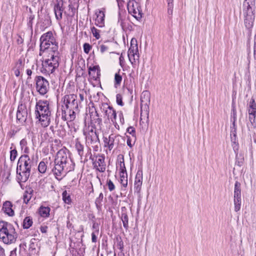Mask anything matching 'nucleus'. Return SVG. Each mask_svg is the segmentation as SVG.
Returning a JSON list of instances; mask_svg holds the SVG:
<instances>
[{
	"instance_id": "obj_61",
	"label": "nucleus",
	"mask_w": 256,
	"mask_h": 256,
	"mask_svg": "<svg viewBox=\"0 0 256 256\" xmlns=\"http://www.w3.org/2000/svg\"><path fill=\"white\" fill-rule=\"evenodd\" d=\"M92 228H96V224H93Z\"/></svg>"
},
{
	"instance_id": "obj_60",
	"label": "nucleus",
	"mask_w": 256,
	"mask_h": 256,
	"mask_svg": "<svg viewBox=\"0 0 256 256\" xmlns=\"http://www.w3.org/2000/svg\"><path fill=\"white\" fill-rule=\"evenodd\" d=\"M80 100L82 101H83L84 99V96L83 94H80Z\"/></svg>"
},
{
	"instance_id": "obj_22",
	"label": "nucleus",
	"mask_w": 256,
	"mask_h": 256,
	"mask_svg": "<svg viewBox=\"0 0 256 256\" xmlns=\"http://www.w3.org/2000/svg\"><path fill=\"white\" fill-rule=\"evenodd\" d=\"M24 62L22 59H20L16 64L14 68V72L15 76L17 77L20 76L21 73L24 70Z\"/></svg>"
},
{
	"instance_id": "obj_62",
	"label": "nucleus",
	"mask_w": 256,
	"mask_h": 256,
	"mask_svg": "<svg viewBox=\"0 0 256 256\" xmlns=\"http://www.w3.org/2000/svg\"><path fill=\"white\" fill-rule=\"evenodd\" d=\"M96 232L97 234H98V230H96Z\"/></svg>"
},
{
	"instance_id": "obj_55",
	"label": "nucleus",
	"mask_w": 256,
	"mask_h": 256,
	"mask_svg": "<svg viewBox=\"0 0 256 256\" xmlns=\"http://www.w3.org/2000/svg\"><path fill=\"white\" fill-rule=\"evenodd\" d=\"M126 143H127V144L128 146H130V147L132 148V144L131 143V140H130V138L128 137Z\"/></svg>"
},
{
	"instance_id": "obj_8",
	"label": "nucleus",
	"mask_w": 256,
	"mask_h": 256,
	"mask_svg": "<svg viewBox=\"0 0 256 256\" xmlns=\"http://www.w3.org/2000/svg\"><path fill=\"white\" fill-rule=\"evenodd\" d=\"M127 7L128 12L132 14L137 20L142 18V10L138 2L134 0H130L128 2Z\"/></svg>"
},
{
	"instance_id": "obj_36",
	"label": "nucleus",
	"mask_w": 256,
	"mask_h": 256,
	"mask_svg": "<svg viewBox=\"0 0 256 256\" xmlns=\"http://www.w3.org/2000/svg\"><path fill=\"white\" fill-rule=\"evenodd\" d=\"M128 55L129 60L132 64H134L136 62V60H138L139 58L138 54H134V56H132L130 54H128Z\"/></svg>"
},
{
	"instance_id": "obj_25",
	"label": "nucleus",
	"mask_w": 256,
	"mask_h": 256,
	"mask_svg": "<svg viewBox=\"0 0 256 256\" xmlns=\"http://www.w3.org/2000/svg\"><path fill=\"white\" fill-rule=\"evenodd\" d=\"M33 193V190L29 188H28L24 192V196H23V199L24 201L26 204H28L30 200L31 199L32 197V194Z\"/></svg>"
},
{
	"instance_id": "obj_57",
	"label": "nucleus",
	"mask_w": 256,
	"mask_h": 256,
	"mask_svg": "<svg viewBox=\"0 0 256 256\" xmlns=\"http://www.w3.org/2000/svg\"><path fill=\"white\" fill-rule=\"evenodd\" d=\"M254 60L256 64V50L254 49Z\"/></svg>"
},
{
	"instance_id": "obj_1",
	"label": "nucleus",
	"mask_w": 256,
	"mask_h": 256,
	"mask_svg": "<svg viewBox=\"0 0 256 256\" xmlns=\"http://www.w3.org/2000/svg\"><path fill=\"white\" fill-rule=\"evenodd\" d=\"M72 163V160L66 154V150L61 149L57 152L54 160L55 166L52 169L57 180H62L68 172L71 170L72 168L70 166Z\"/></svg>"
},
{
	"instance_id": "obj_38",
	"label": "nucleus",
	"mask_w": 256,
	"mask_h": 256,
	"mask_svg": "<svg viewBox=\"0 0 256 256\" xmlns=\"http://www.w3.org/2000/svg\"><path fill=\"white\" fill-rule=\"evenodd\" d=\"M18 155L17 150L16 149L12 150L10 152V160L12 162H14Z\"/></svg>"
},
{
	"instance_id": "obj_31",
	"label": "nucleus",
	"mask_w": 256,
	"mask_h": 256,
	"mask_svg": "<svg viewBox=\"0 0 256 256\" xmlns=\"http://www.w3.org/2000/svg\"><path fill=\"white\" fill-rule=\"evenodd\" d=\"M75 148L78 155L82 158L84 154V146L79 141H76L75 144Z\"/></svg>"
},
{
	"instance_id": "obj_34",
	"label": "nucleus",
	"mask_w": 256,
	"mask_h": 256,
	"mask_svg": "<svg viewBox=\"0 0 256 256\" xmlns=\"http://www.w3.org/2000/svg\"><path fill=\"white\" fill-rule=\"evenodd\" d=\"M122 80V77L119 73H116L114 76V84L116 87L120 86Z\"/></svg>"
},
{
	"instance_id": "obj_14",
	"label": "nucleus",
	"mask_w": 256,
	"mask_h": 256,
	"mask_svg": "<svg viewBox=\"0 0 256 256\" xmlns=\"http://www.w3.org/2000/svg\"><path fill=\"white\" fill-rule=\"evenodd\" d=\"M94 168L100 172H104L106 170L105 158L102 156H98L95 158L92 159Z\"/></svg>"
},
{
	"instance_id": "obj_7",
	"label": "nucleus",
	"mask_w": 256,
	"mask_h": 256,
	"mask_svg": "<svg viewBox=\"0 0 256 256\" xmlns=\"http://www.w3.org/2000/svg\"><path fill=\"white\" fill-rule=\"evenodd\" d=\"M256 0H244L243 4V14L245 27L251 29L254 21V9Z\"/></svg>"
},
{
	"instance_id": "obj_18",
	"label": "nucleus",
	"mask_w": 256,
	"mask_h": 256,
	"mask_svg": "<svg viewBox=\"0 0 256 256\" xmlns=\"http://www.w3.org/2000/svg\"><path fill=\"white\" fill-rule=\"evenodd\" d=\"M28 112L25 105L18 106L16 112V118L20 122H24L27 118Z\"/></svg>"
},
{
	"instance_id": "obj_30",
	"label": "nucleus",
	"mask_w": 256,
	"mask_h": 256,
	"mask_svg": "<svg viewBox=\"0 0 256 256\" xmlns=\"http://www.w3.org/2000/svg\"><path fill=\"white\" fill-rule=\"evenodd\" d=\"M121 220L122 222L124 227L127 230L128 227V216L126 212H122V214Z\"/></svg>"
},
{
	"instance_id": "obj_44",
	"label": "nucleus",
	"mask_w": 256,
	"mask_h": 256,
	"mask_svg": "<svg viewBox=\"0 0 256 256\" xmlns=\"http://www.w3.org/2000/svg\"><path fill=\"white\" fill-rule=\"evenodd\" d=\"M99 48L100 52L104 53L108 50L109 47L106 44H102L100 46Z\"/></svg>"
},
{
	"instance_id": "obj_15",
	"label": "nucleus",
	"mask_w": 256,
	"mask_h": 256,
	"mask_svg": "<svg viewBox=\"0 0 256 256\" xmlns=\"http://www.w3.org/2000/svg\"><path fill=\"white\" fill-rule=\"evenodd\" d=\"M118 136L111 134L108 137H104V146L108 147L110 150H112L118 144Z\"/></svg>"
},
{
	"instance_id": "obj_13",
	"label": "nucleus",
	"mask_w": 256,
	"mask_h": 256,
	"mask_svg": "<svg viewBox=\"0 0 256 256\" xmlns=\"http://www.w3.org/2000/svg\"><path fill=\"white\" fill-rule=\"evenodd\" d=\"M62 118L64 120L73 121L76 117V112L78 110L70 108L66 106H62Z\"/></svg>"
},
{
	"instance_id": "obj_26",
	"label": "nucleus",
	"mask_w": 256,
	"mask_h": 256,
	"mask_svg": "<svg viewBox=\"0 0 256 256\" xmlns=\"http://www.w3.org/2000/svg\"><path fill=\"white\" fill-rule=\"evenodd\" d=\"M98 138V136L96 132L92 130L89 132L86 135V139L88 141H90L91 143L94 141H96Z\"/></svg>"
},
{
	"instance_id": "obj_50",
	"label": "nucleus",
	"mask_w": 256,
	"mask_h": 256,
	"mask_svg": "<svg viewBox=\"0 0 256 256\" xmlns=\"http://www.w3.org/2000/svg\"><path fill=\"white\" fill-rule=\"evenodd\" d=\"M48 227L46 226H41L40 228V232L42 233H46L47 232Z\"/></svg>"
},
{
	"instance_id": "obj_45",
	"label": "nucleus",
	"mask_w": 256,
	"mask_h": 256,
	"mask_svg": "<svg viewBox=\"0 0 256 256\" xmlns=\"http://www.w3.org/2000/svg\"><path fill=\"white\" fill-rule=\"evenodd\" d=\"M92 48L91 46L88 43H85L84 44V50L85 53L88 54Z\"/></svg>"
},
{
	"instance_id": "obj_9",
	"label": "nucleus",
	"mask_w": 256,
	"mask_h": 256,
	"mask_svg": "<svg viewBox=\"0 0 256 256\" xmlns=\"http://www.w3.org/2000/svg\"><path fill=\"white\" fill-rule=\"evenodd\" d=\"M36 81L37 91L42 95L46 94L49 88L48 81L41 76H38Z\"/></svg>"
},
{
	"instance_id": "obj_27",
	"label": "nucleus",
	"mask_w": 256,
	"mask_h": 256,
	"mask_svg": "<svg viewBox=\"0 0 256 256\" xmlns=\"http://www.w3.org/2000/svg\"><path fill=\"white\" fill-rule=\"evenodd\" d=\"M120 182L123 186L126 187L128 186V175L126 172H120Z\"/></svg>"
},
{
	"instance_id": "obj_40",
	"label": "nucleus",
	"mask_w": 256,
	"mask_h": 256,
	"mask_svg": "<svg viewBox=\"0 0 256 256\" xmlns=\"http://www.w3.org/2000/svg\"><path fill=\"white\" fill-rule=\"evenodd\" d=\"M98 70V66H95L92 67L90 66L88 68V74L90 75L94 76L95 72Z\"/></svg>"
},
{
	"instance_id": "obj_33",
	"label": "nucleus",
	"mask_w": 256,
	"mask_h": 256,
	"mask_svg": "<svg viewBox=\"0 0 256 256\" xmlns=\"http://www.w3.org/2000/svg\"><path fill=\"white\" fill-rule=\"evenodd\" d=\"M62 200L65 203L69 204L71 202L70 196L66 190H64L62 194Z\"/></svg>"
},
{
	"instance_id": "obj_17",
	"label": "nucleus",
	"mask_w": 256,
	"mask_h": 256,
	"mask_svg": "<svg viewBox=\"0 0 256 256\" xmlns=\"http://www.w3.org/2000/svg\"><path fill=\"white\" fill-rule=\"evenodd\" d=\"M150 94L148 90L144 91L140 96V106L141 108L145 110L148 109L150 104Z\"/></svg>"
},
{
	"instance_id": "obj_54",
	"label": "nucleus",
	"mask_w": 256,
	"mask_h": 256,
	"mask_svg": "<svg viewBox=\"0 0 256 256\" xmlns=\"http://www.w3.org/2000/svg\"><path fill=\"white\" fill-rule=\"evenodd\" d=\"M32 73V70L30 69H27V70H26V74L28 76V78H30V76H31Z\"/></svg>"
},
{
	"instance_id": "obj_6",
	"label": "nucleus",
	"mask_w": 256,
	"mask_h": 256,
	"mask_svg": "<svg viewBox=\"0 0 256 256\" xmlns=\"http://www.w3.org/2000/svg\"><path fill=\"white\" fill-rule=\"evenodd\" d=\"M45 58L42 63V72L48 74H52L59 66V52L44 54Z\"/></svg>"
},
{
	"instance_id": "obj_12",
	"label": "nucleus",
	"mask_w": 256,
	"mask_h": 256,
	"mask_svg": "<svg viewBox=\"0 0 256 256\" xmlns=\"http://www.w3.org/2000/svg\"><path fill=\"white\" fill-rule=\"evenodd\" d=\"M234 210L238 212L240 210L241 205V190L240 184L236 182L234 184Z\"/></svg>"
},
{
	"instance_id": "obj_53",
	"label": "nucleus",
	"mask_w": 256,
	"mask_h": 256,
	"mask_svg": "<svg viewBox=\"0 0 256 256\" xmlns=\"http://www.w3.org/2000/svg\"><path fill=\"white\" fill-rule=\"evenodd\" d=\"M0 256H4V250L0 246Z\"/></svg>"
},
{
	"instance_id": "obj_4",
	"label": "nucleus",
	"mask_w": 256,
	"mask_h": 256,
	"mask_svg": "<svg viewBox=\"0 0 256 256\" xmlns=\"http://www.w3.org/2000/svg\"><path fill=\"white\" fill-rule=\"evenodd\" d=\"M18 234L14 226L5 221L0 222V240L5 244L16 242Z\"/></svg>"
},
{
	"instance_id": "obj_42",
	"label": "nucleus",
	"mask_w": 256,
	"mask_h": 256,
	"mask_svg": "<svg viewBox=\"0 0 256 256\" xmlns=\"http://www.w3.org/2000/svg\"><path fill=\"white\" fill-rule=\"evenodd\" d=\"M126 132L129 134H131L132 136L136 138V130L134 127L130 126L127 128Z\"/></svg>"
},
{
	"instance_id": "obj_41",
	"label": "nucleus",
	"mask_w": 256,
	"mask_h": 256,
	"mask_svg": "<svg viewBox=\"0 0 256 256\" xmlns=\"http://www.w3.org/2000/svg\"><path fill=\"white\" fill-rule=\"evenodd\" d=\"M122 160L120 161V172H126V168L125 166V164L124 162V158H122Z\"/></svg>"
},
{
	"instance_id": "obj_19",
	"label": "nucleus",
	"mask_w": 256,
	"mask_h": 256,
	"mask_svg": "<svg viewBox=\"0 0 256 256\" xmlns=\"http://www.w3.org/2000/svg\"><path fill=\"white\" fill-rule=\"evenodd\" d=\"M2 210L4 212L9 216H14V206L12 202L9 200H6L3 203Z\"/></svg>"
},
{
	"instance_id": "obj_49",
	"label": "nucleus",
	"mask_w": 256,
	"mask_h": 256,
	"mask_svg": "<svg viewBox=\"0 0 256 256\" xmlns=\"http://www.w3.org/2000/svg\"><path fill=\"white\" fill-rule=\"evenodd\" d=\"M96 236L95 234V232H93L92 234V241L93 242H96Z\"/></svg>"
},
{
	"instance_id": "obj_59",
	"label": "nucleus",
	"mask_w": 256,
	"mask_h": 256,
	"mask_svg": "<svg viewBox=\"0 0 256 256\" xmlns=\"http://www.w3.org/2000/svg\"><path fill=\"white\" fill-rule=\"evenodd\" d=\"M254 49L256 50V34L254 36Z\"/></svg>"
},
{
	"instance_id": "obj_51",
	"label": "nucleus",
	"mask_w": 256,
	"mask_h": 256,
	"mask_svg": "<svg viewBox=\"0 0 256 256\" xmlns=\"http://www.w3.org/2000/svg\"><path fill=\"white\" fill-rule=\"evenodd\" d=\"M118 116H119V117L120 118V123L123 124L124 123V118L123 117L122 113V112H120Z\"/></svg>"
},
{
	"instance_id": "obj_21",
	"label": "nucleus",
	"mask_w": 256,
	"mask_h": 256,
	"mask_svg": "<svg viewBox=\"0 0 256 256\" xmlns=\"http://www.w3.org/2000/svg\"><path fill=\"white\" fill-rule=\"evenodd\" d=\"M96 18L95 20V24L96 26L102 28L104 26V17L105 14L104 12L102 10H98L96 12Z\"/></svg>"
},
{
	"instance_id": "obj_2",
	"label": "nucleus",
	"mask_w": 256,
	"mask_h": 256,
	"mask_svg": "<svg viewBox=\"0 0 256 256\" xmlns=\"http://www.w3.org/2000/svg\"><path fill=\"white\" fill-rule=\"evenodd\" d=\"M35 114L36 118L39 119L42 127L46 128L50 125L51 112L50 110L49 102L48 100H40L36 102Z\"/></svg>"
},
{
	"instance_id": "obj_39",
	"label": "nucleus",
	"mask_w": 256,
	"mask_h": 256,
	"mask_svg": "<svg viewBox=\"0 0 256 256\" xmlns=\"http://www.w3.org/2000/svg\"><path fill=\"white\" fill-rule=\"evenodd\" d=\"M106 185L110 192H112L115 189V186L110 180H108L106 182Z\"/></svg>"
},
{
	"instance_id": "obj_56",
	"label": "nucleus",
	"mask_w": 256,
	"mask_h": 256,
	"mask_svg": "<svg viewBox=\"0 0 256 256\" xmlns=\"http://www.w3.org/2000/svg\"><path fill=\"white\" fill-rule=\"evenodd\" d=\"M232 110L234 112V121L232 124H233L234 126H235V118H236V112L234 108H233Z\"/></svg>"
},
{
	"instance_id": "obj_24",
	"label": "nucleus",
	"mask_w": 256,
	"mask_h": 256,
	"mask_svg": "<svg viewBox=\"0 0 256 256\" xmlns=\"http://www.w3.org/2000/svg\"><path fill=\"white\" fill-rule=\"evenodd\" d=\"M128 54L131 56H134V54H138V47L137 44V40L136 38H132L130 42V46L128 49Z\"/></svg>"
},
{
	"instance_id": "obj_10",
	"label": "nucleus",
	"mask_w": 256,
	"mask_h": 256,
	"mask_svg": "<svg viewBox=\"0 0 256 256\" xmlns=\"http://www.w3.org/2000/svg\"><path fill=\"white\" fill-rule=\"evenodd\" d=\"M62 106L78 110V106L76 95L72 94L64 96V104Z\"/></svg>"
},
{
	"instance_id": "obj_43",
	"label": "nucleus",
	"mask_w": 256,
	"mask_h": 256,
	"mask_svg": "<svg viewBox=\"0 0 256 256\" xmlns=\"http://www.w3.org/2000/svg\"><path fill=\"white\" fill-rule=\"evenodd\" d=\"M104 195L102 192L100 193L99 196L96 200V206L101 205L102 202L103 200Z\"/></svg>"
},
{
	"instance_id": "obj_11",
	"label": "nucleus",
	"mask_w": 256,
	"mask_h": 256,
	"mask_svg": "<svg viewBox=\"0 0 256 256\" xmlns=\"http://www.w3.org/2000/svg\"><path fill=\"white\" fill-rule=\"evenodd\" d=\"M248 111L250 122L251 123L252 125L256 126V103L253 98H252L250 101L248 106Z\"/></svg>"
},
{
	"instance_id": "obj_5",
	"label": "nucleus",
	"mask_w": 256,
	"mask_h": 256,
	"mask_svg": "<svg viewBox=\"0 0 256 256\" xmlns=\"http://www.w3.org/2000/svg\"><path fill=\"white\" fill-rule=\"evenodd\" d=\"M58 43L56 41L51 32L43 34L40 38V56L44 54L58 52Z\"/></svg>"
},
{
	"instance_id": "obj_35",
	"label": "nucleus",
	"mask_w": 256,
	"mask_h": 256,
	"mask_svg": "<svg viewBox=\"0 0 256 256\" xmlns=\"http://www.w3.org/2000/svg\"><path fill=\"white\" fill-rule=\"evenodd\" d=\"M174 0H167L168 2V13L169 15H172L173 12V2Z\"/></svg>"
},
{
	"instance_id": "obj_32",
	"label": "nucleus",
	"mask_w": 256,
	"mask_h": 256,
	"mask_svg": "<svg viewBox=\"0 0 256 256\" xmlns=\"http://www.w3.org/2000/svg\"><path fill=\"white\" fill-rule=\"evenodd\" d=\"M46 169L47 166L46 162L44 161L40 162L38 166V171L42 174H44L46 172Z\"/></svg>"
},
{
	"instance_id": "obj_3",
	"label": "nucleus",
	"mask_w": 256,
	"mask_h": 256,
	"mask_svg": "<svg viewBox=\"0 0 256 256\" xmlns=\"http://www.w3.org/2000/svg\"><path fill=\"white\" fill-rule=\"evenodd\" d=\"M32 162L26 155H22L18 159L16 168L17 178L20 182H26L30 176Z\"/></svg>"
},
{
	"instance_id": "obj_46",
	"label": "nucleus",
	"mask_w": 256,
	"mask_h": 256,
	"mask_svg": "<svg viewBox=\"0 0 256 256\" xmlns=\"http://www.w3.org/2000/svg\"><path fill=\"white\" fill-rule=\"evenodd\" d=\"M119 246L120 249V252L118 254V256H116V254L114 256H126L125 255L124 253V252L123 250V244L120 242L119 244Z\"/></svg>"
},
{
	"instance_id": "obj_29",
	"label": "nucleus",
	"mask_w": 256,
	"mask_h": 256,
	"mask_svg": "<svg viewBox=\"0 0 256 256\" xmlns=\"http://www.w3.org/2000/svg\"><path fill=\"white\" fill-rule=\"evenodd\" d=\"M32 220L30 216L25 218L23 222L24 228L28 229L30 228L32 226Z\"/></svg>"
},
{
	"instance_id": "obj_58",
	"label": "nucleus",
	"mask_w": 256,
	"mask_h": 256,
	"mask_svg": "<svg viewBox=\"0 0 256 256\" xmlns=\"http://www.w3.org/2000/svg\"><path fill=\"white\" fill-rule=\"evenodd\" d=\"M119 60H120V64L122 65V62H123V60H124V57L122 56V54H121V56H120V58H119Z\"/></svg>"
},
{
	"instance_id": "obj_20",
	"label": "nucleus",
	"mask_w": 256,
	"mask_h": 256,
	"mask_svg": "<svg viewBox=\"0 0 256 256\" xmlns=\"http://www.w3.org/2000/svg\"><path fill=\"white\" fill-rule=\"evenodd\" d=\"M142 182V172L138 170L136 173L134 181V192L140 194Z\"/></svg>"
},
{
	"instance_id": "obj_23",
	"label": "nucleus",
	"mask_w": 256,
	"mask_h": 256,
	"mask_svg": "<svg viewBox=\"0 0 256 256\" xmlns=\"http://www.w3.org/2000/svg\"><path fill=\"white\" fill-rule=\"evenodd\" d=\"M54 11L56 20H61L62 18V12L64 11L62 4H60L59 2H57V4L54 5Z\"/></svg>"
},
{
	"instance_id": "obj_37",
	"label": "nucleus",
	"mask_w": 256,
	"mask_h": 256,
	"mask_svg": "<svg viewBox=\"0 0 256 256\" xmlns=\"http://www.w3.org/2000/svg\"><path fill=\"white\" fill-rule=\"evenodd\" d=\"M92 32L94 36L96 39H99L100 38V30H97L96 28L92 27L91 28Z\"/></svg>"
},
{
	"instance_id": "obj_28",
	"label": "nucleus",
	"mask_w": 256,
	"mask_h": 256,
	"mask_svg": "<svg viewBox=\"0 0 256 256\" xmlns=\"http://www.w3.org/2000/svg\"><path fill=\"white\" fill-rule=\"evenodd\" d=\"M50 212V208L48 207L41 206L39 209L40 214L44 218L48 216Z\"/></svg>"
},
{
	"instance_id": "obj_52",
	"label": "nucleus",
	"mask_w": 256,
	"mask_h": 256,
	"mask_svg": "<svg viewBox=\"0 0 256 256\" xmlns=\"http://www.w3.org/2000/svg\"><path fill=\"white\" fill-rule=\"evenodd\" d=\"M116 2L119 7L123 6V4L124 2V0H116Z\"/></svg>"
},
{
	"instance_id": "obj_16",
	"label": "nucleus",
	"mask_w": 256,
	"mask_h": 256,
	"mask_svg": "<svg viewBox=\"0 0 256 256\" xmlns=\"http://www.w3.org/2000/svg\"><path fill=\"white\" fill-rule=\"evenodd\" d=\"M103 110L108 119L110 120L114 124L116 123V113L112 106L106 104L104 106Z\"/></svg>"
},
{
	"instance_id": "obj_47",
	"label": "nucleus",
	"mask_w": 256,
	"mask_h": 256,
	"mask_svg": "<svg viewBox=\"0 0 256 256\" xmlns=\"http://www.w3.org/2000/svg\"><path fill=\"white\" fill-rule=\"evenodd\" d=\"M116 102L120 106H123L124 104L122 101V98L120 94H116Z\"/></svg>"
},
{
	"instance_id": "obj_48",
	"label": "nucleus",
	"mask_w": 256,
	"mask_h": 256,
	"mask_svg": "<svg viewBox=\"0 0 256 256\" xmlns=\"http://www.w3.org/2000/svg\"><path fill=\"white\" fill-rule=\"evenodd\" d=\"M26 140L25 139H22L20 142V145L22 148L26 145Z\"/></svg>"
}]
</instances>
